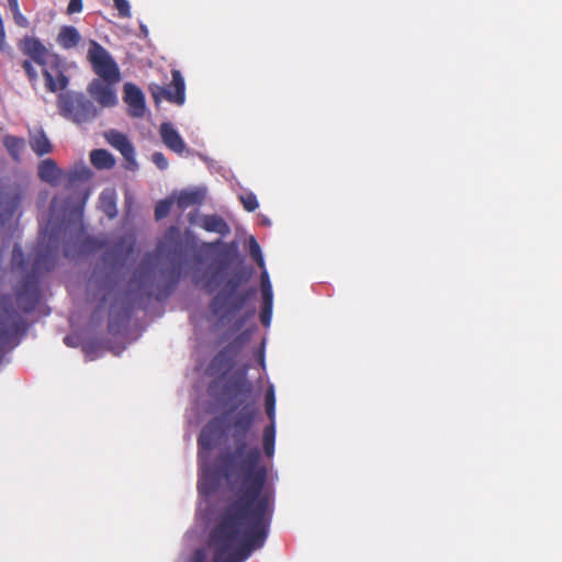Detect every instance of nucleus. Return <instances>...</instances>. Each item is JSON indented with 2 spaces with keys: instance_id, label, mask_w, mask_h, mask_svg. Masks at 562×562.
Instances as JSON below:
<instances>
[{
  "instance_id": "nucleus-43",
  "label": "nucleus",
  "mask_w": 562,
  "mask_h": 562,
  "mask_svg": "<svg viewBox=\"0 0 562 562\" xmlns=\"http://www.w3.org/2000/svg\"><path fill=\"white\" fill-rule=\"evenodd\" d=\"M64 255H65V257H67V258L74 257V254H72V251H71V249H70L69 244H67V245L65 246V248H64Z\"/></svg>"
},
{
  "instance_id": "nucleus-24",
  "label": "nucleus",
  "mask_w": 562,
  "mask_h": 562,
  "mask_svg": "<svg viewBox=\"0 0 562 562\" xmlns=\"http://www.w3.org/2000/svg\"><path fill=\"white\" fill-rule=\"evenodd\" d=\"M3 145L7 148L8 153L14 160L20 159L21 151L24 147V140L20 137L13 135H7L3 138Z\"/></svg>"
},
{
  "instance_id": "nucleus-10",
  "label": "nucleus",
  "mask_w": 562,
  "mask_h": 562,
  "mask_svg": "<svg viewBox=\"0 0 562 562\" xmlns=\"http://www.w3.org/2000/svg\"><path fill=\"white\" fill-rule=\"evenodd\" d=\"M117 82H110L103 79H93L88 86V93L99 104L105 108L114 106L117 102L114 86Z\"/></svg>"
},
{
  "instance_id": "nucleus-44",
  "label": "nucleus",
  "mask_w": 562,
  "mask_h": 562,
  "mask_svg": "<svg viewBox=\"0 0 562 562\" xmlns=\"http://www.w3.org/2000/svg\"><path fill=\"white\" fill-rule=\"evenodd\" d=\"M133 252V245H128L126 248V254L123 256V260H126L127 257Z\"/></svg>"
},
{
  "instance_id": "nucleus-48",
  "label": "nucleus",
  "mask_w": 562,
  "mask_h": 562,
  "mask_svg": "<svg viewBox=\"0 0 562 562\" xmlns=\"http://www.w3.org/2000/svg\"><path fill=\"white\" fill-rule=\"evenodd\" d=\"M64 341H65V344H66V345H68V346H70V344H71L70 337H68V336H67V337H65Z\"/></svg>"
},
{
  "instance_id": "nucleus-15",
  "label": "nucleus",
  "mask_w": 562,
  "mask_h": 562,
  "mask_svg": "<svg viewBox=\"0 0 562 562\" xmlns=\"http://www.w3.org/2000/svg\"><path fill=\"white\" fill-rule=\"evenodd\" d=\"M159 133L162 143L172 151L182 154L186 143L171 123L165 122L160 125Z\"/></svg>"
},
{
  "instance_id": "nucleus-37",
  "label": "nucleus",
  "mask_w": 562,
  "mask_h": 562,
  "mask_svg": "<svg viewBox=\"0 0 562 562\" xmlns=\"http://www.w3.org/2000/svg\"><path fill=\"white\" fill-rule=\"evenodd\" d=\"M82 0H70L67 7L68 14H75L82 11Z\"/></svg>"
},
{
  "instance_id": "nucleus-23",
  "label": "nucleus",
  "mask_w": 562,
  "mask_h": 562,
  "mask_svg": "<svg viewBox=\"0 0 562 562\" xmlns=\"http://www.w3.org/2000/svg\"><path fill=\"white\" fill-rule=\"evenodd\" d=\"M276 447V424H269L262 432V450L267 458L271 459Z\"/></svg>"
},
{
  "instance_id": "nucleus-45",
  "label": "nucleus",
  "mask_w": 562,
  "mask_h": 562,
  "mask_svg": "<svg viewBox=\"0 0 562 562\" xmlns=\"http://www.w3.org/2000/svg\"><path fill=\"white\" fill-rule=\"evenodd\" d=\"M123 244H124V240H123V239H121L119 243H116V244H115V246H114V250L116 251V250H119L120 248H122V247H123Z\"/></svg>"
},
{
  "instance_id": "nucleus-30",
  "label": "nucleus",
  "mask_w": 562,
  "mask_h": 562,
  "mask_svg": "<svg viewBox=\"0 0 562 562\" xmlns=\"http://www.w3.org/2000/svg\"><path fill=\"white\" fill-rule=\"evenodd\" d=\"M239 200L247 212H254L259 206L257 196L251 192L240 195Z\"/></svg>"
},
{
  "instance_id": "nucleus-38",
  "label": "nucleus",
  "mask_w": 562,
  "mask_h": 562,
  "mask_svg": "<svg viewBox=\"0 0 562 562\" xmlns=\"http://www.w3.org/2000/svg\"><path fill=\"white\" fill-rule=\"evenodd\" d=\"M12 14H13V20H14L16 25H19L21 27H27L29 26L27 19L21 13L20 10L13 12Z\"/></svg>"
},
{
  "instance_id": "nucleus-18",
  "label": "nucleus",
  "mask_w": 562,
  "mask_h": 562,
  "mask_svg": "<svg viewBox=\"0 0 562 562\" xmlns=\"http://www.w3.org/2000/svg\"><path fill=\"white\" fill-rule=\"evenodd\" d=\"M215 445V429L212 423L204 426L198 437L199 459L207 458L209 452Z\"/></svg>"
},
{
  "instance_id": "nucleus-26",
  "label": "nucleus",
  "mask_w": 562,
  "mask_h": 562,
  "mask_svg": "<svg viewBox=\"0 0 562 562\" xmlns=\"http://www.w3.org/2000/svg\"><path fill=\"white\" fill-rule=\"evenodd\" d=\"M265 408L270 419V424H276V395L274 389L270 385L265 395Z\"/></svg>"
},
{
  "instance_id": "nucleus-1",
  "label": "nucleus",
  "mask_w": 562,
  "mask_h": 562,
  "mask_svg": "<svg viewBox=\"0 0 562 562\" xmlns=\"http://www.w3.org/2000/svg\"><path fill=\"white\" fill-rule=\"evenodd\" d=\"M218 469L232 496L210 532L211 562H245L265 546L272 521L274 493L266 490L268 468L260 449H223ZM206 561V550L199 548L187 562Z\"/></svg>"
},
{
  "instance_id": "nucleus-28",
  "label": "nucleus",
  "mask_w": 562,
  "mask_h": 562,
  "mask_svg": "<svg viewBox=\"0 0 562 562\" xmlns=\"http://www.w3.org/2000/svg\"><path fill=\"white\" fill-rule=\"evenodd\" d=\"M100 202L103 212L110 217L113 218L116 215V203L115 199L110 193H102L100 196Z\"/></svg>"
},
{
  "instance_id": "nucleus-34",
  "label": "nucleus",
  "mask_w": 562,
  "mask_h": 562,
  "mask_svg": "<svg viewBox=\"0 0 562 562\" xmlns=\"http://www.w3.org/2000/svg\"><path fill=\"white\" fill-rule=\"evenodd\" d=\"M113 2L122 18H128L131 15L130 4L127 0H113Z\"/></svg>"
},
{
  "instance_id": "nucleus-20",
  "label": "nucleus",
  "mask_w": 562,
  "mask_h": 562,
  "mask_svg": "<svg viewBox=\"0 0 562 562\" xmlns=\"http://www.w3.org/2000/svg\"><path fill=\"white\" fill-rule=\"evenodd\" d=\"M200 226L206 232L217 233L222 236H226L231 232L228 224L217 215H205L201 220Z\"/></svg>"
},
{
  "instance_id": "nucleus-22",
  "label": "nucleus",
  "mask_w": 562,
  "mask_h": 562,
  "mask_svg": "<svg viewBox=\"0 0 562 562\" xmlns=\"http://www.w3.org/2000/svg\"><path fill=\"white\" fill-rule=\"evenodd\" d=\"M90 161L99 170L111 169L115 165L113 155L105 149H93L90 153Z\"/></svg>"
},
{
  "instance_id": "nucleus-7",
  "label": "nucleus",
  "mask_w": 562,
  "mask_h": 562,
  "mask_svg": "<svg viewBox=\"0 0 562 562\" xmlns=\"http://www.w3.org/2000/svg\"><path fill=\"white\" fill-rule=\"evenodd\" d=\"M87 59L94 74L99 77L98 79H103L110 82L121 81V72L116 61L98 42H90Z\"/></svg>"
},
{
  "instance_id": "nucleus-11",
  "label": "nucleus",
  "mask_w": 562,
  "mask_h": 562,
  "mask_svg": "<svg viewBox=\"0 0 562 562\" xmlns=\"http://www.w3.org/2000/svg\"><path fill=\"white\" fill-rule=\"evenodd\" d=\"M221 247L218 252L217 271L216 274L228 269L229 266L238 258V248L236 243H223L221 239L211 243H204L202 248L204 250H214Z\"/></svg>"
},
{
  "instance_id": "nucleus-47",
  "label": "nucleus",
  "mask_w": 562,
  "mask_h": 562,
  "mask_svg": "<svg viewBox=\"0 0 562 562\" xmlns=\"http://www.w3.org/2000/svg\"><path fill=\"white\" fill-rule=\"evenodd\" d=\"M13 252H14V256H16V254L19 252V255L22 257V251L18 248V247H14L13 249Z\"/></svg>"
},
{
  "instance_id": "nucleus-19",
  "label": "nucleus",
  "mask_w": 562,
  "mask_h": 562,
  "mask_svg": "<svg viewBox=\"0 0 562 562\" xmlns=\"http://www.w3.org/2000/svg\"><path fill=\"white\" fill-rule=\"evenodd\" d=\"M29 143L32 150L40 157L53 151V145L42 128L30 132Z\"/></svg>"
},
{
  "instance_id": "nucleus-13",
  "label": "nucleus",
  "mask_w": 562,
  "mask_h": 562,
  "mask_svg": "<svg viewBox=\"0 0 562 562\" xmlns=\"http://www.w3.org/2000/svg\"><path fill=\"white\" fill-rule=\"evenodd\" d=\"M105 138L111 146L122 154L127 162L136 166L134 147L125 134L111 130L105 134Z\"/></svg>"
},
{
  "instance_id": "nucleus-35",
  "label": "nucleus",
  "mask_w": 562,
  "mask_h": 562,
  "mask_svg": "<svg viewBox=\"0 0 562 562\" xmlns=\"http://www.w3.org/2000/svg\"><path fill=\"white\" fill-rule=\"evenodd\" d=\"M82 247L85 249L95 250L103 247V243L93 237H85L82 241Z\"/></svg>"
},
{
  "instance_id": "nucleus-16",
  "label": "nucleus",
  "mask_w": 562,
  "mask_h": 562,
  "mask_svg": "<svg viewBox=\"0 0 562 562\" xmlns=\"http://www.w3.org/2000/svg\"><path fill=\"white\" fill-rule=\"evenodd\" d=\"M38 178L50 186H57L63 178V170L57 166L55 160L46 158L38 164Z\"/></svg>"
},
{
  "instance_id": "nucleus-12",
  "label": "nucleus",
  "mask_w": 562,
  "mask_h": 562,
  "mask_svg": "<svg viewBox=\"0 0 562 562\" xmlns=\"http://www.w3.org/2000/svg\"><path fill=\"white\" fill-rule=\"evenodd\" d=\"M124 102L128 105L132 117H143L146 110L145 97L142 90L133 83L124 85Z\"/></svg>"
},
{
  "instance_id": "nucleus-40",
  "label": "nucleus",
  "mask_w": 562,
  "mask_h": 562,
  "mask_svg": "<svg viewBox=\"0 0 562 562\" xmlns=\"http://www.w3.org/2000/svg\"><path fill=\"white\" fill-rule=\"evenodd\" d=\"M204 289L207 293H213L215 290V286L213 285V278H210L204 283Z\"/></svg>"
},
{
  "instance_id": "nucleus-33",
  "label": "nucleus",
  "mask_w": 562,
  "mask_h": 562,
  "mask_svg": "<svg viewBox=\"0 0 562 562\" xmlns=\"http://www.w3.org/2000/svg\"><path fill=\"white\" fill-rule=\"evenodd\" d=\"M32 59H25L23 63H22V68L24 69L29 80L32 82V83H35L37 81V78H38V75H37V71L36 69L34 68L33 64H32Z\"/></svg>"
},
{
  "instance_id": "nucleus-17",
  "label": "nucleus",
  "mask_w": 562,
  "mask_h": 562,
  "mask_svg": "<svg viewBox=\"0 0 562 562\" xmlns=\"http://www.w3.org/2000/svg\"><path fill=\"white\" fill-rule=\"evenodd\" d=\"M252 393V383L245 378L236 379L228 386V394L232 400H237L232 411H235L240 404L245 403Z\"/></svg>"
},
{
  "instance_id": "nucleus-14",
  "label": "nucleus",
  "mask_w": 562,
  "mask_h": 562,
  "mask_svg": "<svg viewBox=\"0 0 562 562\" xmlns=\"http://www.w3.org/2000/svg\"><path fill=\"white\" fill-rule=\"evenodd\" d=\"M261 294H262V310L260 314V322L263 326H269L272 314V286L267 271L261 273Z\"/></svg>"
},
{
  "instance_id": "nucleus-25",
  "label": "nucleus",
  "mask_w": 562,
  "mask_h": 562,
  "mask_svg": "<svg viewBox=\"0 0 562 562\" xmlns=\"http://www.w3.org/2000/svg\"><path fill=\"white\" fill-rule=\"evenodd\" d=\"M203 200V194L200 191H182L178 199L177 204L180 209L200 204Z\"/></svg>"
},
{
  "instance_id": "nucleus-9",
  "label": "nucleus",
  "mask_w": 562,
  "mask_h": 562,
  "mask_svg": "<svg viewBox=\"0 0 562 562\" xmlns=\"http://www.w3.org/2000/svg\"><path fill=\"white\" fill-rule=\"evenodd\" d=\"M171 83L167 87H157V91L153 92L155 100L160 97L178 105H182L186 101V83L184 79L178 69L171 71Z\"/></svg>"
},
{
  "instance_id": "nucleus-42",
  "label": "nucleus",
  "mask_w": 562,
  "mask_h": 562,
  "mask_svg": "<svg viewBox=\"0 0 562 562\" xmlns=\"http://www.w3.org/2000/svg\"><path fill=\"white\" fill-rule=\"evenodd\" d=\"M154 260V254H147L143 261H142V266H149Z\"/></svg>"
},
{
  "instance_id": "nucleus-4",
  "label": "nucleus",
  "mask_w": 562,
  "mask_h": 562,
  "mask_svg": "<svg viewBox=\"0 0 562 562\" xmlns=\"http://www.w3.org/2000/svg\"><path fill=\"white\" fill-rule=\"evenodd\" d=\"M249 278L250 273L239 270L224 283L223 288L210 302L209 307L214 316H218L223 321L244 307L254 291L237 294V290Z\"/></svg>"
},
{
  "instance_id": "nucleus-36",
  "label": "nucleus",
  "mask_w": 562,
  "mask_h": 562,
  "mask_svg": "<svg viewBox=\"0 0 562 562\" xmlns=\"http://www.w3.org/2000/svg\"><path fill=\"white\" fill-rule=\"evenodd\" d=\"M151 160L161 170L168 167V160L162 153H154Z\"/></svg>"
},
{
  "instance_id": "nucleus-29",
  "label": "nucleus",
  "mask_w": 562,
  "mask_h": 562,
  "mask_svg": "<svg viewBox=\"0 0 562 562\" xmlns=\"http://www.w3.org/2000/svg\"><path fill=\"white\" fill-rule=\"evenodd\" d=\"M172 201L161 200L155 206V218L157 221L165 218L170 213Z\"/></svg>"
},
{
  "instance_id": "nucleus-2",
  "label": "nucleus",
  "mask_w": 562,
  "mask_h": 562,
  "mask_svg": "<svg viewBox=\"0 0 562 562\" xmlns=\"http://www.w3.org/2000/svg\"><path fill=\"white\" fill-rule=\"evenodd\" d=\"M65 224L53 223L50 220L41 229L37 243L30 255L33 258L32 271L15 289L16 303L22 312L30 313L37 306L41 297L38 274L55 268L60 241L65 239Z\"/></svg>"
},
{
  "instance_id": "nucleus-31",
  "label": "nucleus",
  "mask_w": 562,
  "mask_h": 562,
  "mask_svg": "<svg viewBox=\"0 0 562 562\" xmlns=\"http://www.w3.org/2000/svg\"><path fill=\"white\" fill-rule=\"evenodd\" d=\"M90 177L91 171L88 168L82 167L80 169H75L70 171L68 175V180L69 182L83 181L88 180Z\"/></svg>"
},
{
  "instance_id": "nucleus-21",
  "label": "nucleus",
  "mask_w": 562,
  "mask_h": 562,
  "mask_svg": "<svg viewBox=\"0 0 562 562\" xmlns=\"http://www.w3.org/2000/svg\"><path fill=\"white\" fill-rule=\"evenodd\" d=\"M81 40L78 30L75 26H63L57 35V43L65 49L76 47Z\"/></svg>"
},
{
  "instance_id": "nucleus-27",
  "label": "nucleus",
  "mask_w": 562,
  "mask_h": 562,
  "mask_svg": "<svg viewBox=\"0 0 562 562\" xmlns=\"http://www.w3.org/2000/svg\"><path fill=\"white\" fill-rule=\"evenodd\" d=\"M130 315H131L130 310H125L123 316H120V315L112 316L111 315V317L109 319V324H108L109 333L113 334V335L119 334L121 331L122 326L128 321Z\"/></svg>"
},
{
  "instance_id": "nucleus-32",
  "label": "nucleus",
  "mask_w": 562,
  "mask_h": 562,
  "mask_svg": "<svg viewBox=\"0 0 562 562\" xmlns=\"http://www.w3.org/2000/svg\"><path fill=\"white\" fill-rule=\"evenodd\" d=\"M249 251H250V256L251 258L260 266L262 267L263 266V258H262V255H261V250H260V247L258 245V243L251 238L250 239V243H249Z\"/></svg>"
},
{
  "instance_id": "nucleus-46",
  "label": "nucleus",
  "mask_w": 562,
  "mask_h": 562,
  "mask_svg": "<svg viewBox=\"0 0 562 562\" xmlns=\"http://www.w3.org/2000/svg\"><path fill=\"white\" fill-rule=\"evenodd\" d=\"M259 362H260L261 367L263 368L265 367V356H263V352H260V355H259Z\"/></svg>"
},
{
  "instance_id": "nucleus-6",
  "label": "nucleus",
  "mask_w": 562,
  "mask_h": 562,
  "mask_svg": "<svg viewBox=\"0 0 562 562\" xmlns=\"http://www.w3.org/2000/svg\"><path fill=\"white\" fill-rule=\"evenodd\" d=\"M156 251L158 255H166L171 262V269L167 270L172 279V285L179 282L181 270L183 267V259L186 257V245L180 237L178 229L172 226L166 234L165 240L157 245Z\"/></svg>"
},
{
  "instance_id": "nucleus-39",
  "label": "nucleus",
  "mask_w": 562,
  "mask_h": 562,
  "mask_svg": "<svg viewBox=\"0 0 562 562\" xmlns=\"http://www.w3.org/2000/svg\"><path fill=\"white\" fill-rule=\"evenodd\" d=\"M227 357V348L221 350L215 357L214 362H223Z\"/></svg>"
},
{
  "instance_id": "nucleus-8",
  "label": "nucleus",
  "mask_w": 562,
  "mask_h": 562,
  "mask_svg": "<svg viewBox=\"0 0 562 562\" xmlns=\"http://www.w3.org/2000/svg\"><path fill=\"white\" fill-rule=\"evenodd\" d=\"M25 188L22 184H10L0 192V229L13 220L23 198Z\"/></svg>"
},
{
  "instance_id": "nucleus-5",
  "label": "nucleus",
  "mask_w": 562,
  "mask_h": 562,
  "mask_svg": "<svg viewBox=\"0 0 562 562\" xmlns=\"http://www.w3.org/2000/svg\"><path fill=\"white\" fill-rule=\"evenodd\" d=\"M57 108L59 114L78 125L92 122L98 110L83 93L75 91L60 92L57 97Z\"/></svg>"
},
{
  "instance_id": "nucleus-41",
  "label": "nucleus",
  "mask_w": 562,
  "mask_h": 562,
  "mask_svg": "<svg viewBox=\"0 0 562 562\" xmlns=\"http://www.w3.org/2000/svg\"><path fill=\"white\" fill-rule=\"evenodd\" d=\"M8 3L12 13L20 10L18 0H8Z\"/></svg>"
},
{
  "instance_id": "nucleus-3",
  "label": "nucleus",
  "mask_w": 562,
  "mask_h": 562,
  "mask_svg": "<svg viewBox=\"0 0 562 562\" xmlns=\"http://www.w3.org/2000/svg\"><path fill=\"white\" fill-rule=\"evenodd\" d=\"M19 49L42 67L47 91L56 93L68 87L69 78L64 61L57 54L50 53L37 37L24 36L19 43Z\"/></svg>"
}]
</instances>
